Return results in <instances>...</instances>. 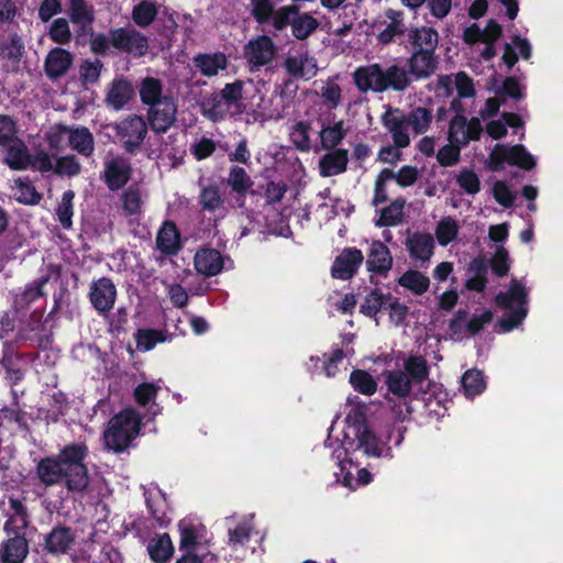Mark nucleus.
Listing matches in <instances>:
<instances>
[{"instance_id": "nucleus-9", "label": "nucleus", "mask_w": 563, "mask_h": 563, "mask_svg": "<svg viewBox=\"0 0 563 563\" xmlns=\"http://www.w3.org/2000/svg\"><path fill=\"white\" fill-rule=\"evenodd\" d=\"M277 53L276 45L268 35H257L244 46V58L251 71L271 64Z\"/></svg>"}, {"instance_id": "nucleus-34", "label": "nucleus", "mask_w": 563, "mask_h": 563, "mask_svg": "<svg viewBox=\"0 0 563 563\" xmlns=\"http://www.w3.org/2000/svg\"><path fill=\"white\" fill-rule=\"evenodd\" d=\"M62 132H69V145L77 153L86 157L93 154L95 140L88 128L79 126L76 129H68L67 126H62Z\"/></svg>"}, {"instance_id": "nucleus-32", "label": "nucleus", "mask_w": 563, "mask_h": 563, "mask_svg": "<svg viewBox=\"0 0 563 563\" xmlns=\"http://www.w3.org/2000/svg\"><path fill=\"white\" fill-rule=\"evenodd\" d=\"M408 42L412 49L435 53L439 44V33L432 26H412L408 31Z\"/></svg>"}, {"instance_id": "nucleus-42", "label": "nucleus", "mask_w": 563, "mask_h": 563, "mask_svg": "<svg viewBox=\"0 0 563 563\" xmlns=\"http://www.w3.org/2000/svg\"><path fill=\"white\" fill-rule=\"evenodd\" d=\"M312 130L311 121L300 120L297 121L289 131V140L292 146L302 153H308L311 150L310 131Z\"/></svg>"}, {"instance_id": "nucleus-2", "label": "nucleus", "mask_w": 563, "mask_h": 563, "mask_svg": "<svg viewBox=\"0 0 563 563\" xmlns=\"http://www.w3.org/2000/svg\"><path fill=\"white\" fill-rule=\"evenodd\" d=\"M142 418L133 408H124L114 415L103 431L104 445L114 453L129 449L142 429Z\"/></svg>"}, {"instance_id": "nucleus-64", "label": "nucleus", "mask_w": 563, "mask_h": 563, "mask_svg": "<svg viewBox=\"0 0 563 563\" xmlns=\"http://www.w3.org/2000/svg\"><path fill=\"white\" fill-rule=\"evenodd\" d=\"M510 146L505 144H496L490 152L487 161V167L492 172H500L504 169V163L509 164Z\"/></svg>"}, {"instance_id": "nucleus-48", "label": "nucleus", "mask_w": 563, "mask_h": 563, "mask_svg": "<svg viewBox=\"0 0 563 563\" xmlns=\"http://www.w3.org/2000/svg\"><path fill=\"white\" fill-rule=\"evenodd\" d=\"M393 299L390 294L384 295L379 289H372L361 303L360 312L366 317L375 318L376 314Z\"/></svg>"}, {"instance_id": "nucleus-27", "label": "nucleus", "mask_w": 563, "mask_h": 563, "mask_svg": "<svg viewBox=\"0 0 563 563\" xmlns=\"http://www.w3.org/2000/svg\"><path fill=\"white\" fill-rule=\"evenodd\" d=\"M384 15L389 20L387 26L377 34V41L382 45H389L395 42L397 36H404L408 34L405 23V13L401 10L386 9Z\"/></svg>"}, {"instance_id": "nucleus-26", "label": "nucleus", "mask_w": 563, "mask_h": 563, "mask_svg": "<svg viewBox=\"0 0 563 563\" xmlns=\"http://www.w3.org/2000/svg\"><path fill=\"white\" fill-rule=\"evenodd\" d=\"M134 97L131 81L124 77L114 78L106 95V103L113 110L123 109Z\"/></svg>"}, {"instance_id": "nucleus-18", "label": "nucleus", "mask_w": 563, "mask_h": 563, "mask_svg": "<svg viewBox=\"0 0 563 563\" xmlns=\"http://www.w3.org/2000/svg\"><path fill=\"white\" fill-rule=\"evenodd\" d=\"M74 63L73 54L63 48H52L44 60V71L48 79L55 81L60 77L65 76L71 68Z\"/></svg>"}, {"instance_id": "nucleus-63", "label": "nucleus", "mask_w": 563, "mask_h": 563, "mask_svg": "<svg viewBox=\"0 0 563 563\" xmlns=\"http://www.w3.org/2000/svg\"><path fill=\"white\" fill-rule=\"evenodd\" d=\"M464 145L459 143H451L442 146L437 154L438 163L443 167L454 166L459 163L461 157V148Z\"/></svg>"}, {"instance_id": "nucleus-24", "label": "nucleus", "mask_w": 563, "mask_h": 563, "mask_svg": "<svg viewBox=\"0 0 563 563\" xmlns=\"http://www.w3.org/2000/svg\"><path fill=\"white\" fill-rule=\"evenodd\" d=\"M383 67L378 63L357 67L353 73V80L361 92L369 90L380 93Z\"/></svg>"}, {"instance_id": "nucleus-36", "label": "nucleus", "mask_w": 563, "mask_h": 563, "mask_svg": "<svg viewBox=\"0 0 563 563\" xmlns=\"http://www.w3.org/2000/svg\"><path fill=\"white\" fill-rule=\"evenodd\" d=\"M488 265L484 257L477 256L471 261L467 273L471 276L466 279L465 286L470 290L482 292L487 285Z\"/></svg>"}, {"instance_id": "nucleus-49", "label": "nucleus", "mask_w": 563, "mask_h": 563, "mask_svg": "<svg viewBox=\"0 0 563 563\" xmlns=\"http://www.w3.org/2000/svg\"><path fill=\"white\" fill-rule=\"evenodd\" d=\"M198 202L205 211L214 212L220 209L224 201L221 197L218 184L211 183L207 186H201Z\"/></svg>"}, {"instance_id": "nucleus-13", "label": "nucleus", "mask_w": 563, "mask_h": 563, "mask_svg": "<svg viewBox=\"0 0 563 563\" xmlns=\"http://www.w3.org/2000/svg\"><path fill=\"white\" fill-rule=\"evenodd\" d=\"M364 262V255L357 247H345L334 258L331 276L334 279L350 280L358 272Z\"/></svg>"}, {"instance_id": "nucleus-43", "label": "nucleus", "mask_w": 563, "mask_h": 563, "mask_svg": "<svg viewBox=\"0 0 563 563\" xmlns=\"http://www.w3.org/2000/svg\"><path fill=\"white\" fill-rule=\"evenodd\" d=\"M397 283L417 296L423 295L430 287L429 277L417 269H408L398 278Z\"/></svg>"}, {"instance_id": "nucleus-19", "label": "nucleus", "mask_w": 563, "mask_h": 563, "mask_svg": "<svg viewBox=\"0 0 563 563\" xmlns=\"http://www.w3.org/2000/svg\"><path fill=\"white\" fill-rule=\"evenodd\" d=\"M131 165L121 156L104 164L103 180L111 191L123 188L131 178Z\"/></svg>"}, {"instance_id": "nucleus-35", "label": "nucleus", "mask_w": 563, "mask_h": 563, "mask_svg": "<svg viewBox=\"0 0 563 563\" xmlns=\"http://www.w3.org/2000/svg\"><path fill=\"white\" fill-rule=\"evenodd\" d=\"M385 384L394 397L401 399H406L410 395L413 385L402 369L386 371Z\"/></svg>"}, {"instance_id": "nucleus-10", "label": "nucleus", "mask_w": 563, "mask_h": 563, "mask_svg": "<svg viewBox=\"0 0 563 563\" xmlns=\"http://www.w3.org/2000/svg\"><path fill=\"white\" fill-rule=\"evenodd\" d=\"M75 543V530L64 523H57L44 536L42 545L46 554L62 556L68 554Z\"/></svg>"}, {"instance_id": "nucleus-47", "label": "nucleus", "mask_w": 563, "mask_h": 563, "mask_svg": "<svg viewBox=\"0 0 563 563\" xmlns=\"http://www.w3.org/2000/svg\"><path fill=\"white\" fill-rule=\"evenodd\" d=\"M406 200L397 198L393 200L387 207L380 210L379 218L375 221L377 228L395 227L401 222L404 217V208Z\"/></svg>"}, {"instance_id": "nucleus-22", "label": "nucleus", "mask_w": 563, "mask_h": 563, "mask_svg": "<svg viewBox=\"0 0 563 563\" xmlns=\"http://www.w3.org/2000/svg\"><path fill=\"white\" fill-rule=\"evenodd\" d=\"M325 151L327 153L319 158L320 176L332 177L345 173L349 164V151L346 148Z\"/></svg>"}, {"instance_id": "nucleus-57", "label": "nucleus", "mask_w": 563, "mask_h": 563, "mask_svg": "<svg viewBox=\"0 0 563 563\" xmlns=\"http://www.w3.org/2000/svg\"><path fill=\"white\" fill-rule=\"evenodd\" d=\"M75 192L66 190L62 196V201L56 208V216L63 229L69 230L73 227L74 206L73 200Z\"/></svg>"}, {"instance_id": "nucleus-1", "label": "nucleus", "mask_w": 563, "mask_h": 563, "mask_svg": "<svg viewBox=\"0 0 563 563\" xmlns=\"http://www.w3.org/2000/svg\"><path fill=\"white\" fill-rule=\"evenodd\" d=\"M89 448L85 442L64 445L55 456L43 457L36 474L45 486L64 484L70 493H84L89 486V471L85 463Z\"/></svg>"}, {"instance_id": "nucleus-8", "label": "nucleus", "mask_w": 563, "mask_h": 563, "mask_svg": "<svg viewBox=\"0 0 563 563\" xmlns=\"http://www.w3.org/2000/svg\"><path fill=\"white\" fill-rule=\"evenodd\" d=\"M119 136L125 153L134 155L147 135V124L140 115H132L117 124Z\"/></svg>"}, {"instance_id": "nucleus-38", "label": "nucleus", "mask_w": 563, "mask_h": 563, "mask_svg": "<svg viewBox=\"0 0 563 563\" xmlns=\"http://www.w3.org/2000/svg\"><path fill=\"white\" fill-rule=\"evenodd\" d=\"M145 503L148 512L156 525L159 528L168 527L172 522V518L169 517V506L165 494L159 490L157 495L146 497Z\"/></svg>"}, {"instance_id": "nucleus-46", "label": "nucleus", "mask_w": 563, "mask_h": 563, "mask_svg": "<svg viewBox=\"0 0 563 563\" xmlns=\"http://www.w3.org/2000/svg\"><path fill=\"white\" fill-rule=\"evenodd\" d=\"M408 126L412 129L415 135H422L429 129L433 120V112L426 107H415L406 114Z\"/></svg>"}, {"instance_id": "nucleus-45", "label": "nucleus", "mask_w": 563, "mask_h": 563, "mask_svg": "<svg viewBox=\"0 0 563 563\" xmlns=\"http://www.w3.org/2000/svg\"><path fill=\"white\" fill-rule=\"evenodd\" d=\"M229 108V104L218 93L205 97L201 102L202 114L212 122L224 120Z\"/></svg>"}, {"instance_id": "nucleus-25", "label": "nucleus", "mask_w": 563, "mask_h": 563, "mask_svg": "<svg viewBox=\"0 0 563 563\" xmlns=\"http://www.w3.org/2000/svg\"><path fill=\"white\" fill-rule=\"evenodd\" d=\"M156 247L166 256H175L181 250L180 231L175 222L166 220L156 235Z\"/></svg>"}, {"instance_id": "nucleus-31", "label": "nucleus", "mask_w": 563, "mask_h": 563, "mask_svg": "<svg viewBox=\"0 0 563 563\" xmlns=\"http://www.w3.org/2000/svg\"><path fill=\"white\" fill-rule=\"evenodd\" d=\"M3 163L12 170H26L31 163V153L21 139L3 146Z\"/></svg>"}, {"instance_id": "nucleus-52", "label": "nucleus", "mask_w": 563, "mask_h": 563, "mask_svg": "<svg viewBox=\"0 0 563 563\" xmlns=\"http://www.w3.org/2000/svg\"><path fill=\"white\" fill-rule=\"evenodd\" d=\"M251 15L260 24L265 25L274 20L276 14L273 0H250Z\"/></svg>"}, {"instance_id": "nucleus-58", "label": "nucleus", "mask_w": 563, "mask_h": 563, "mask_svg": "<svg viewBox=\"0 0 563 563\" xmlns=\"http://www.w3.org/2000/svg\"><path fill=\"white\" fill-rule=\"evenodd\" d=\"M509 154V165L511 166H517L525 170H532L537 165L534 157L522 144L510 146Z\"/></svg>"}, {"instance_id": "nucleus-20", "label": "nucleus", "mask_w": 563, "mask_h": 563, "mask_svg": "<svg viewBox=\"0 0 563 563\" xmlns=\"http://www.w3.org/2000/svg\"><path fill=\"white\" fill-rule=\"evenodd\" d=\"M195 269L205 277L219 275L224 268V258L220 251L212 247H201L194 257Z\"/></svg>"}, {"instance_id": "nucleus-61", "label": "nucleus", "mask_w": 563, "mask_h": 563, "mask_svg": "<svg viewBox=\"0 0 563 563\" xmlns=\"http://www.w3.org/2000/svg\"><path fill=\"white\" fill-rule=\"evenodd\" d=\"M81 172V165L73 154L58 157L55 162L54 174L58 176L75 177Z\"/></svg>"}, {"instance_id": "nucleus-29", "label": "nucleus", "mask_w": 563, "mask_h": 563, "mask_svg": "<svg viewBox=\"0 0 563 563\" xmlns=\"http://www.w3.org/2000/svg\"><path fill=\"white\" fill-rule=\"evenodd\" d=\"M29 555V542L24 534L12 536L1 543L0 563H22Z\"/></svg>"}, {"instance_id": "nucleus-50", "label": "nucleus", "mask_w": 563, "mask_h": 563, "mask_svg": "<svg viewBox=\"0 0 563 563\" xmlns=\"http://www.w3.org/2000/svg\"><path fill=\"white\" fill-rule=\"evenodd\" d=\"M158 14L157 5L148 0H142L133 7L132 20L140 27L151 25Z\"/></svg>"}, {"instance_id": "nucleus-54", "label": "nucleus", "mask_w": 563, "mask_h": 563, "mask_svg": "<svg viewBox=\"0 0 563 563\" xmlns=\"http://www.w3.org/2000/svg\"><path fill=\"white\" fill-rule=\"evenodd\" d=\"M462 387L467 397H474L482 394L486 388L484 375L481 371L470 369L462 376Z\"/></svg>"}, {"instance_id": "nucleus-12", "label": "nucleus", "mask_w": 563, "mask_h": 563, "mask_svg": "<svg viewBox=\"0 0 563 563\" xmlns=\"http://www.w3.org/2000/svg\"><path fill=\"white\" fill-rule=\"evenodd\" d=\"M89 300L99 314L111 311L117 300V287L111 278L100 277L90 285Z\"/></svg>"}, {"instance_id": "nucleus-6", "label": "nucleus", "mask_w": 563, "mask_h": 563, "mask_svg": "<svg viewBox=\"0 0 563 563\" xmlns=\"http://www.w3.org/2000/svg\"><path fill=\"white\" fill-rule=\"evenodd\" d=\"M344 454L349 455L351 450H363L366 456L378 457L382 455L379 439L369 429L363 416L355 418L349 426L342 442Z\"/></svg>"}, {"instance_id": "nucleus-21", "label": "nucleus", "mask_w": 563, "mask_h": 563, "mask_svg": "<svg viewBox=\"0 0 563 563\" xmlns=\"http://www.w3.org/2000/svg\"><path fill=\"white\" fill-rule=\"evenodd\" d=\"M366 267L368 272L380 276H386L391 269L393 256L384 242L376 240L371 243Z\"/></svg>"}, {"instance_id": "nucleus-7", "label": "nucleus", "mask_w": 563, "mask_h": 563, "mask_svg": "<svg viewBox=\"0 0 563 563\" xmlns=\"http://www.w3.org/2000/svg\"><path fill=\"white\" fill-rule=\"evenodd\" d=\"M109 35L112 47L121 53L130 54L135 58L147 54V36L132 26L112 27L109 30Z\"/></svg>"}, {"instance_id": "nucleus-53", "label": "nucleus", "mask_w": 563, "mask_h": 563, "mask_svg": "<svg viewBox=\"0 0 563 563\" xmlns=\"http://www.w3.org/2000/svg\"><path fill=\"white\" fill-rule=\"evenodd\" d=\"M459 224L455 219L448 216L442 218L435 227V236L440 245L446 246L459 235Z\"/></svg>"}, {"instance_id": "nucleus-56", "label": "nucleus", "mask_w": 563, "mask_h": 563, "mask_svg": "<svg viewBox=\"0 0 563 563\" xmlns=\"http://www.w3.org/2000/svg\"><path fill=\"white\" fill-rule=\"evenodd\" d=\"M68 13L73 23H79L81 21L93 23L95 10L87 0H68Z\"/></svg>"}, {"instance_id": "nucleus-15", "label": "nucleus", "mask_w": 563, "mask_h": 563, "mask_svg": "<svg viewBox=\"0 0 563 563\" xmlns=\"http://www.w3.org/2000/svg\"><path fill=\"white\" fill-rule=\"evenodd\" d=\"M177 526L180 534V551L197 552L199 545L209 542L207 540V529L202 523L195 522L192 519L189 518H184L179 520Z\"/></svg>"}, {"instance_id": "nucleus-37", "label": "nucleus", "mask_w": 563, "mask_h": 563, "mask_svg": "<svg viewBox=\"0 0 563 563\" xmlns=\"http://www.w3.org/2000/svg\"><path fill=\"white\" fill-rule=\"evenodd\" d=\"M347 134V130L344 128V121L339 120L332 125L321 123L319 131L320 144L323 150H334L342 143Z\"/></svg>"}, {"instance_id": "nucleus-16", "label": "nucleus", "mask_w": 563, "mask_h": 563, "mask_svg": "<svg viewBox=\"0 0 563 563\" xmlns=\"http://www.w3.org/2000/svg\"><path fill=\"white\" fill-rule=\"evenodd\" d=\"M406 65L410 77L416 80L430 78L438 69V56L434 52L412 49Z\"/></svg>"}, {"instance_id": "nucleus-5", "label": "nucleus", "mask_w": 563, "mask_h": 563, "mask_svg": "<svg viewBox=\"0 0 563 563\" xmlns=\"http://www.w3.org/2000/svg\"><path fill=\"white\" fill-rule=\"evenodd\" d=\"M16 334L12 343L18 347L46 350L51 346L52 335L46 333L42 321L43 310L34 309L29 314L16 316Z\"/></svg>"}, {"instance_id": "nucleus-41", "label": "nucleus", "mask_w": 563, "mask_h": 563, "mask_svg": "<svg viewBox=\"0 0 563 563\" xmlns=\"http://www.w3.org/2000/svg\"><path fill=\"white\" fill-rule=\"evenodd\" d=\"M227 184L234 194L243 199L254 185L251 176L239 165L230 167Z\"/></svg>"}, {"instance_id": "nucleus-60", "label": "nucleus", "mask_w": 563, "mask_h": 563, "mask_svg": "<svg viewBox=\"0 0 563 563\" xmlns=\"http://www.w3.org/2000/svg\"><path fill=\"white\" fill-rule=\"evenodd\" d=\"M47 34L54 43L59 45L68 44L71 41L69 23L65 18L55 19Z\"/></svg>"}, {"instance_id": "nucleus-4", "label": "nucleus", "mask_w": 563, "mask_h": 563, "mask_svg": "<svg viewBox=\"0 0 563 563\" xmlns=\"http://www.w3.org/2000/svg\"><path fill=\"white\" fill-rule=\"evenodd\" d=\"M271 23L276 32L290 26L292 36L298 41L309 38L320 25L314 16L309 12H300V5L295 3L279 7Z\"/></svg>"}, {"instance_id": "nucleus-17", "label": "nucleus", "mask_w": 563, "mask_h": 563, "mask_svg": "<svg viewBox=\"0 0 563 563\" xmlns=\"http://www.w3.org/2000/svg\"><path fill=\"white\" fill-rule=\"evenodd\" d=\"M48 274L29 283L24 290L14 295L12 308L15 316L29 314L31 305L45 296L44 286L49 282Z\"/></svg>"}, {"instance_id": "nucleus-14", "label": "nucleus", "mask_w": 563, "mask_h": 563, "mask_svg": "<svg viewBox=\"0 0 563 563\" xmlns=\"http://www.w3.org/2000/svg\"><path fill=\"white\" fill-rule=\"evenodd\" d=\"M177 104L172 97H165L162 102L150 107L147 121L150 128L161 134L166 133L176 121Z\"/></svg>"}, {"instance_id": "nucleus-62", "label": "nucleus", "mask_w": 563, "mask_h": 563, "mask_svg": "<svg viewBox=\"0 0 563 563\" xmlns=\"http://www.w3.org/2000/svg\"><path fill=\"white\" fill-rule=\"evenodd\" d=\"M457 185L468 195H476L481 190V180L477 174L468 168H462L456 176Z\"/></svg>"}, {"instance_id": "nucleus-28", "label": "nucleus", "mask_w": 563, "mask_h": 563, "mask_svg": "<svg viewBox=\"0 0 563 563\" xmlns=\"http://www.w3.org/2000/svg\"><path fill=\"white\" fill-rule=\"evenodd\" d=\"M411 82L408 70L398 64H393L386 69L383 68L380 93L387 90L404 92Z\"/></svg>"}, {"instance_id": "nucleus-3", "label": "nucleus", "mask_w": 563, "mask_h": 563, "mask_svg": "<svg viewBox=\"0 0 563 563\" xmlns=\"http://www.w3.org/2000/svg\"><path fill=\"white\" fill-rule=\"evenodd\" d=\"M496 303L506 309V314L498 321L503 332L517 328L528 314V291L516 278L511 279L508 291H500L495 297Z\"/></svg>"}, {"instance_id": "nucleus-23", "label": "nucleus", "mask_w": 563, "mask_h": 563, "mask_svg": "<svg viewBox=\"0 0 563 563\" xmlns=\"http://www.w3.org/2000/svg\"><path fill=\"white\" fill-rule=\"evenodd\" d=\"M16 344L11 341L3 342V351L0 360V364L5 371L7 378L11 382L12 385L19 384L23 377L24 373L20 368L19 363L27 355L19 352Z\"/></svg>"}, {"instance_id": "nucleus-33", "label": "nucleus", "mask_w": 563, "mask_h": 563, "mask_svg": "<svg viewBox=\"0 0 563 563\" xmlns=\"http://www.w3.org/2000/svg\"><path fill=\"white\" fill-rule=\"evenodd\" d=\"M146 551L154 563H167L173 558L175 548L170 536L164 532L148 540Z\"/></svg>"}, {"instance_id": "nucleus-11", "label": "nucleus", "mask_w": 563, "mask_h": 563, "mask_svg": "<svg viewBox=\"0 0 563 563\" xmlns=\"http://www.w3.org/2000/svg\"><path fill=\"white\" fill-rule=\"evenodd\" d=\"M383 126L390 133L394 144L397 147H408L410 135L408 133V121L405 112L390 104L386 106L385 112L380 115Z\"/></svg>"}, {"instance_id": "nucleus-59", "label": "nucleus", "mask_w": 563, "mask_h": 563, "mask_svg": "<svg viewBox=\"0 0 563 563\" xmlns=\"http://www.w3.org/2000/svg\"><path fill=\"white\" fill-rule=\"evenodd\" d=\"M135 338L137 349L141 351H151L157 343L165 341L163 331L155 329H140Z\"/></svg>"}, {"instance_id": "nucleus-44", "label": "nucleus", "mask_w": 563, "mask_h": 563, "mask_svg": "<svg viewBox=\"0 0 563 563\" xmlns=\"http://www.w3.org/2000/svg\"><path fill=\"white\" fill-rule=\"evenodd\" d=\"M413 384H421L430 374V367L424 356L410 355L404 361V369Z\"/></svg>"}, {"instance_id": "nucleus-39", "label": "nucleus", "mask_w": 563, "mask_h": 563, "mask_svg": "<svg viewBox=\"0 0 563 563\" xmlns=\"http://www.w3.org/2000/svg\"><path fill=\"white\" fill-rule=\"evenodd\" d=\"M194 63L199 71L207 77L218 75L220 70L228 66V59L223 53L198 54L194 58Z\"/></svg>"}, {"instance_id": "nucleus-55", "label": "nucleus", "mask_w": 563, "mask_h": 563, "mask_svg": "<svg viewBox=\"0 0 563 563\" xmlns=\"http://www.w3.org/2000/svg\"><path fill=\"white\" fill-rule=\"evenodd\" d=\"M14 183L19 191V196L16 197L18 202L26 206H35L41 202L42 195L36 190L35 186L29 181L27 178L23 179L19 177L14 180Z\"/></svg>"}, {"instance_id": "nucleus-51", "label": "nucleus", "mask_w": 563, "mask_h": 563, "mask_svg": "<svg viewBox=\"0 0 563 563\" xmlns=\"http://www.w3.org/2000/svg\"><path fill=\"white\" fill-rule=\"evenodd\" d=\"M350 384L354 390L366 396L374 395L377 389L376 380L364 369H353L350 374Z\"/></svg>"}, {"instance_id": "nucleus-30", "label": "nucleus", "mask_w": 563, "mask_h": 563, "mask_svg": "<svg viewBox=\"0 0 563 563\" xmlns=\"http://www.w3.org/2000/svg\"><path fill=\"white\" fill-rule=\"evenodd\" d=\"M406 247L412 260L428 262L433 255L434 239L430 233L415 232L408 235Z\"/></svg>"}, {"instance_id": "nucleus-40", "label": "nucleus", "mask_w": 563, "mask_h": 563, "mask_svg": "<svg viewBox=\"0 0 563 563\" xmlns=\"http://www.w3.org/2000/svg\"><path fill=\"white\" fill-rule=\"evenodd\" d=\"M140 99L143 104L153 107L165 99L163 96V84L158 78L145 77L139 87Z\"/></svg>"}]
</instances>
